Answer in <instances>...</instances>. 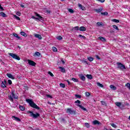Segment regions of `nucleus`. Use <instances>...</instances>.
I'll return each instance as SVG.
<instances>
[{
  "instance_id": "1",
  "label": "nucleus",
  "mask_w": 130,
  "mask_h": 130,
  "mask_svg": "<svg viewBox=\"0 0 130 130\" xmlns=\"http://www.w3.org/2000/svg\"><path fill=\"white\" fill-rule=\"evenodd\" d=\"M26 101L27 103H28L30 107L37 109V110H39V109H40V108L38 107V106H37V105H36V104H35V103H34L32 100L27 99H26Z\"/></svg>"
},
{
  "instance_id": "2",
  "label": "nucleus",
  "mask_w": 130,
  "mask_h": 130,
  "mask_svg": "<svg viewBox=\"0 0 130 130\" xmlns=\"http://www.w3.org/2000/svg\"><path fill=\"white\" fill-rule=\"evenodd\" d=\"M8 99L11 102H14V99L18 100V95L15 94L14 90H12L10 95L8 96Z\"/></svg>"
},
{
  "instance_id": "3",
  "label": "nucleus",
  "mask_w": 130,
  "mask_h": 130,
  "mask_svg": "<svg viewBox=\"0 0 130 130\" xmlns=\"http://www.w3.org/2000/svg\"><path fill=\"white\" fill-rule=\"evenodd\" d=\"M116 64L117 66L116 68L117 70H120V71H122V72H124L126 70L125 66L123 65L121 62H118L116 63Z\"/></svg>"
},
{
  "instance_id": "4",
  "label": "nucleus",
  "mask_w": 130,
  "mask_h": 130,
  "mask_svg": "<svg viewBox=\"0 0 130 130\" xmlns=\"http://www.w3.org/2000/svg\"><path fill=\"white\" fill-rule=\"evenodd\" d=\"M66 113H67L68 115H76V114H77V111L73 110L72 108H68L66 111Z\"/></svg>"
},
{
  "instance_id": "5",
  "label": "nucleus",
  "mask_w": 130,
  "mask_h": 130,
  "mask_svg": "<svg viewBox=\"0 0 130 130\" xmlns=\"http://www.w3.org/2000/svg\"><path fill=\"white\" fill-rule=\"evenodd\" d=\"M28 113H29V116H31V117H32V118L36 119L40 116V114L38 113H36V114H34L33 113V112L28 111Z\"/></svg>"
},
{
  "instance_id": "6",
  "label": "nucleus",
  "mask_w": 130,
  "mask_h": 130,
  "mask_svg": "<svg viewBox=\"0 0 130 130\" xmlns=\"http://www.w3.org/2000/svg\"><path fill=\"white\" fill-rule=\"evenodd\" d=\"M36 16L38 17H35V16H32L31 19H34V20H38V21H43L44 18L40 15L37 13H35Z\"/></svg>"
},
{
  "instance_id": "7",
  "label": "nucleus",
  "mask_w": 130,
  "mask_h": 130,
  "mask_svg": "<svg viewBox=\"0 0 130 130\" xmlns=\"http://www.w3.org/2000/svg\"><path fill=\"white\" fill-rule=\"evenodd\" d=\"M9 55H10V56H11L14 59H17V60H20V59H21L20 57H19L16 54H14V53H9Z\"/></svg>"
},
{
  "instance_id": "8",
  "label": "nucleus",
  "mask_w": 130,
  "mask_h": 130,
  "mask_svg": "<svg viewBox=\"0 0 130 130\" xmlns=\"http://www.w3.org/2000/svg\"><path fill=\"white\" fill-rule=\"evenodd\" d=\"M27 61H28V64H29V66H32V67H35V66H36V63H35V62H34V61L28 59Z\"/></svg>"
},
{
  "instance_id": "9",
  "label": "nucleus",
  "mask_w": 130,
  "mask_h": 130,
  "mask_svg": "<svg viewBox=\"0 0 130 130\" xmlns=\"http://www.w3.org/2000/svg\"><path fill=\"white\" fill-rule=\"evenodd\" d=\"M1 87L3 88H7V80L5 79L4 81L2 82L1 83Z\"/></svg>"
},
{
  "instance_id": "10",
  "label": "nucleus",
  "mask_w": 130,
  "mask_h": 130,
  "mask_svg": "<svg viewBox=\"0 0 130 130\" xmlns=\"http://www.w3.org/2000/svg\"><path fill=\"white\" fill-rule=\"evenodd\" d=\"M92 123L94 124V125H96V124L98 125H100V124H101V122H100V121L97 120H94L92 122Z\"/></svg>"
},
{
  "instance_id": "11",
  "label": "nucleus",
  "mask_w": 130,
  "mask_h": 130,
  "mask_svg": "<svg viewBox=\"0 0 130 130\" xmlns=\"http://www.w3.org/2000/svg\"><path fill=\"white\" fill-rule=\"evenodd\" d=\"M34 36L35 37H36V38H38V39H39V40H41V39H42V37L39 34H35Z\"/></svg>"
},
{
  "instance_id": "12",
  "label": "nucleus",
  "mask_w": 130,
  "mask_h": 130,
  "mask_svg": "<svg viewBox=\"0 0 130 130\" xmlns=\"http://www.w3.org/2000/svg\"><path fill=\"white\" fill-rule=\"evenodd\" d=\"M79 77L82 81L86 80V77H85V76L83 74H80L79 75Z\"/></svg>"
},
{
  "instance_id": "13",
  "label": "nucleus",
  "mask_w": 130,
  "mask_h": 130,
  "mask_svg": "<svg viewBox=\"0 0 130 130\" xmlns=\"http://www.w3.org/2000/svg\"><path fill=\"white\" fill-rule=\"evenodd\" d=\"M78 7L82 11H86V8H85V7L83 6V5H82L81 4H79Z\"/></svg>"
},
{
  "instance_id": "14",
  "label": "nucleus",
  "mask_w": 130,
  "mask_h": 130,
  "mask_svg": "<svg viewBox=\"0 0 130 130\" xmlns=\"http://www.w3.org/2000/svg\"><path fill=\"white\" fill-rule=\"evenodd\" d=\"M94 11H95L96 13H98L99 14V13H101L102 11H103V8H101L98 9H94Z\"/></svg>"
},
{
  "instance_id": "15",
  "label": "nucleus",
  "mask_w": 130,
  "mask_h": 130,
  "mask_svg": "<svg viewBox=\"0 0 130 130\" xmlns=\"http://www.w3.org/2000/svg\"><path fill=\"white\" fill-rule=\"evenodd\" d=\"M7 76L10 79H12V80H15V77L13 76V75H12L11 74L7 73Z\"/></svg>"
},
{
  "instance_id": "16",
  "label": "nucleus",
  "mask_w": 130,
  "mask_h": 130,
  "mask_svg": "<svg viewBox=\"0 0 130 130\" xmlns=\"http://www.w3.org/2000/svg\"><path fill=\"white\" fill-rule=\"evenodd\" d=\"M77 106L78 107H80V108H81V109H82V110H84V111H87V109H86L85 108H84L83 106L81 105H77Z\"/></svg>"
},
{
  "instance_id": "17",
  "label": "nucleus",
  "mask_w": 130,
  "mask_h": 130,
  "mask_svg": "<svg viewBox=\"0 0 130 130\" xmlns=\"http://www.w3.org/2000/svg\"><path fill=\"white\" fill-rule=\"evenodd\" d=\"M12 118H14V120L16 121H21V119L19 118L18 117H16L15 116H12Z\"/></svg>"
},
{
  "instance_id": "18",
  "label": "nucleus",
  "mask_w": 130,
  "mask_h": 130,
  "mask_svg": "<svg viewBox=\"0 0 130 130\" xmlns=\"http://www.w3.org/2000/svg\"><path fill=\"white\" fill-rule=\"evenodd\" d=\"M13 36H14V37H16V38H17L18 40H22V39L21 38V37L18 36V34L14 33L13 34Z\"/></svg>"
},
{
  "instance_id": "19",
  "label": "nucleus",
  "mask_w": 130,
  "mask_h": 130,
  "mask_svg": "<svg viewBox=\"0 0 130 130\" xmlns=\"http://www.w3.org/2000/svg\"><path fill=\"white\" fill-rule=\"evenodd\" d=\"M96 25L97 26H98V27H101L102 26H104V24H103V22H97Z\"/></svg>"
},
{
  "instance_id": "20",
  "label": "nucleus",
  "mask_w": 130,
  "mask_h": 130,
  "mask_svg": "<svg viewBox=\"0 0 130 130\" xmlns=\"http://www.w3.org/2000/svg\"><path fill=\"white\" fill-rule=\"evenodd\" d=\"M99 39L101 40V41H103V42H105V41H106V40L105 39V38L102 37H99Z\"/></svg>"
},
{
  "instance_id": "21",
  "label": "nucleus",
  "mask_w": 130,
  "mask_h": 130,
  "mask_svg": "<svg viewBox=\"0 0 130 130\" xmlns=\"http://www.w3.org/2000/svg\"><path fill=\"white\" fill-rule=\"evenodd\" d=\"M41 55V54L39 53V52H36L35 53L34 55V56H40Z\"/></svg>"
},
{
  "instance_id": "22",
  "label": "nucleus",
  "mask_w": 130,
  "mask_h": 130,
  "mask_svg": "<svg viewBox=\"0 0 130 130\" xmlns=\"http://www.w3.org/2000/svg\"><path fill=\"white\" fill-rule=\"evenodd\" d=\"M0 15L2 16V17L3 18H6V17H7V15L4 12H1Z\"/></svg>"
},
{
  "instance_id": "23",
  "label": "nucleus",
  "mask_w": 130,
  "mask_h": 130,
  "mask_svg": "<svg viewBox=\"0 0 130 130\" xmlns=\"http://www.w3.org/2000/svg\"><path fill=\"white\" fill-rule=\"evenodd\" d=\"M59 70H60V72H61V73H65L66 70L64 69V68L59 67Z\"/></svg>"
},
{
  "instance_id": "24",
  "label": "nucleus",
  "mask_w": 130,
  "mask_h": 130,
  "mask_svg": "<svg viewBox=\"0 0 130 130\" xmlns=\"http://www.w3.org/2000/svg\"><path fill=\"white\" fill-rule=\"evenodd\" d=\"M115 104L116 106H117L118 107H120V106H121V103L120 102L115 103Z\"/></svg>"
},
{
  "instance_id": "25",
  "label": "nucleus",
  "mask_w": 130,
  "mask_h": 130,
  "mask_svg": "<svg viewBox=\"0 0 130 130\" xmlns=\"http://www.w3.org/2000/svg\"><path fill=\"white\" fill-rule=\"evenodd\" d=\"M86 77L89 80H92V79H93V77L91 75L87 74Z\"/></svg>"
},
{
  "instance_id": "26",
  "label": "nucleus",
  "mask_w": 130,
  "mask_h": 130,
  "mask_svg": "<svg viewBox=\"0 0 130 130\" xmlns=\"http://www.w3.org/2000/svg\"><path fill=\"white\" fill-rule=\"evenodd\" d=\"M80 31H86V27L81 26L79 28Z\"/></svg>"
},
{
  "instance_id": "27",
  "label": "nucleus",
  "mask_w": 130,
  "mask_h": 130,
  "mask_svg": "<svg viewBox=\"0 0 130 130\" xmlns=\"http://www.w3.org/2000/svg\"><path fill=\"white\" fill-rule=\"evenodd\" d=\"M78 37L81 38V39H84V40L86 39V37L82 36V35H79Z\"/></svg>"
},
{
  "instance_id": "28",
  "label": "nucleus",
  "mask_w": 130,
  "mask_h": 130,
  "mask_svg": "<svg viewBox=\"0 0 130 130\" xmlns=\"http://www.w3.org/2000/svg\"><path fill=\"white\" fill-rule=\"evenodd\" d=\"M71 80L73 81V82H75V83H78V82H79V80H78L77 78H72Z\"/></svg>"
},
{
  "instance_id": "29",
  "label": "nucleus",
  "mask_w": 130,
  "mask_h": 130,
  "mask_svg": "<svg viewBox=\"0 0 130 130\" xmlns=\"http://www.w3.org/2000/svg\"><path fill=\"white\" fill-rule=\"evenodd\" d=\"M13 17H14V18H15V19H16V20H17L18 21H21V18H20V17L17 16V15H13Z\"/></svg>"
},
{
  "instance_id": "30",
  "label": "nucleus",
  "mask_w": 130,
  "mask_h": 130,
  "mask_svg": "<svg viewBox=\"0 0 130 130\" xmlns=\"http://www.w3.org/2000/svg\"><path fill=\"white\" fill-rule=\"evenodd\" d=\"M87 59L89 61H93V60H94V58L92 57H88Z\"/></svg>"
},
{
  "instance_id": "31",
  "label": "nucleus",
  "mask_w": 130,
  "mask_h": 130,
  "mask_svg": "<svg viewBox=\"0 0 130 130\" xmlns=\"http://www.w3.org/2000/svg\"><path fill=\"white\" fill-rule=\"evenodd\" d=\"M19 109L21 111H24L25 110V107L23 106H19Z\"/></svg>"
},
{
  "instance_id": "32",
  "label": "nucleus",
  "mask_w": 130,
  "mask_h": 130,
  "mask_svg": "<svg viewBox=\"0 0 130 130\" xmlns=\"http://www.w3.org/2000/svg\"><path fill=\"white\" fill-rule=\"evenodd\" d=\"M96 85H97V86H98L99 87H100L101 88H103V84H102L99 82H97Z\"/></svg>"
},
{
  "instance_id": "33",
  "label": "nucleus",
  "mask_w": 130,
  "mask_h": 130,
  "mask_svg": "<svg viewBox=\"0 0 130 130\" xmlns=\"http://www.w3.org/2000/svg\"><path fill=\"white\" fill-rule=\"evenodd\" d=\"M75 97L77 99H81L82 98V95L79 94H75Z\"/></svg>"
},
{
  "instance_id": "34",
  "label": "nucleus",
  "mask_w": 130,
  "mask_h": 130,
  "mask_svg": "<svg viewBox=\"0 0 130 130\" xmlns=\"http://www.w3.org/2000/svg\"><path fill=\"white\" fill-rule=\"evenodd\" d=\"M52 50L54 51V52H57V49L55 47H53L52 48Z\"/></svg>"
},
{
  "instance_id": "35",
  "label": "nucleus",
  "mask_w": 130,
  "mask_h": 130,
  "mask_svg": "<svg viewBox=\"0 0 130 130\" xmlns=\"http://www.w3.org/2000/svg\"><path fill=\"white\" fill-rule=\"evenodd\" d=\"M101 14L103 16H106V15H108V12H102Z\"/></svg>"
},
{
  "instance_id": "36",
  "label": "nucleus",
  "mask_w": 130,
  "mask_h": 130,
  "mask_svg": "<svg viewBox=\"0 0 130 130\" xmlns=\"http://www.w3.org/2000/svg\"><path fill=\"white\" fill-rule=\"evenodd\" d=\"M60 87H61V88H66V84L63 83H60Z\"/></svg>"
},
{
  "instance_id": "37",
  "label": "nucleus",
  "mask_w": 130,
  "mask_h": 130,
  "mask_svg": "<svg viewBox=\"0 0 130 130\" xmlns=\"http://www.w3.org/2000/svg\"><path fill=\"white\" fill-rule=\"evenodd\" d=\"M101 103L102 105H104L105 106H106V103L105 101H101Z\"/></svg>"
},
{
  "instance_id": "38",
  "label": "nucleus",
  "mask_w": 130,
  "mask_h": 130,
  "mask_svg": "<svg viewBox=\"0 0 130 130\" xmlns=\"http://www.w3.org/2000/svg\"><path fill=\"white\" fill-rule=\"evenodd\" d=\"M90 95H91V94H90V92H85V96L86 97H89V96H90Z\"/></svg>"
},
{
  "instance_id": "39",
  "label": "nucleus",
  "mask_w": 130,
  "mask_h": 130,
  "mask_svg": "<svg viewBox=\"0 0 130 130\" xmlns=\"http://www.w3.org/2000/svg\"><path fill=\"white\" fill-rule=\"evenodd\" d=\"M48 74L49 75H50V76H51V77H54V75H53V74H52V73H51V72H50V71H49L48 72Z\"/></svg>"
},
{
  "instance_id": "40",
  "label": "nucleus",
  "mask_w": 130,
  "mask_h": 130,
  "mask_svg": "<svg viewBox=\"0 0 130 130\" xmlns=\"http://www.w3.org/2000/svg\"><path fill=\"white\" fill-rule=\"evenodd\" d=\"M85 125L87 128H89V127H90V124H89V123H85Z\"/></svg>"
},
{
  "instance_id": "41",
  "label": "nucleus",
  "mask_w": 130,
  "mask_h": 130,
  "mask_svg": "<svg viewBox=\"0 0 130 130\" xmlns=\"http://www.w3.org/2000/svg\"><path fill=\"white\" fill-rule=\"evenodd\" d=\"M56 38L58 40H61L62 39V37L60 36H57Z\"/></svg>"
},
{
  "instance_id": "42",
  "label": "nucleus",
  "mask_w": 130,
  "mask_h": 130,
  "mask_svg": "<svg viewBox=\"0 0 130 130\" xmlns=\"http://www.w3.org/2000/svg\"><path fill=\"white\" fill-rule=\"evenodd\" d=\"M20 34L21 35H22V36H26V33L24 31H21L20 32Z\"/></svg>"
},
{
  "instance_id": "43",
  "label": "nucleus",
  "mask_w": 130,
  "mask_h": 130,
  "mask_svg": "<svg viewBox=\"0 0 130 130\" xmlns=\"http://www.w3.org/2000/svg\"><path fill=\"white\" fill-rule=\"evenodd\" d=\"M68 11L69 13H74V10L71 8L68 9Z\"/></svg>"
},
{
  "instance_id": "44",
  "label": "nucleus",
  "mask_w": 130,
  "mask_h": 130,
  "mask_svg": "<svg viewBox=\"0 0 130 130\" xmlns=\"http://www.w3.org/2000/svg\"><path fill=\"white\" fill-rule=\"evenodd\" d=\"M82 62L83 63H86V64H88V62L85 59L82 60Z\"/></svg>"
},
{
  "instance_id": "45",
  "label": "nucleus",
  "mask_w": 130,
  "mask_h": 130,
  "mask_svg": "<svg viewBox=\"0 0 130 130\" xmlns=\"http://www.w3.org/2000/svg\"><path fill=\"white\" fill-rule=\"evenodd\" d=\"M75 104L78 103V104H81V101H80V100H77L75 102Z\"/></svg>"
},
{
  "instance_id": "46",
  "label": "nucleus",
  "mask_w": 130,
  "mask_h": 130,
  "mask_svg": "<svg viewBox=\"0 0 130 130\" xmlns=\"http://www.w3.org/2000/svg\"><path fill=\"white\" fill-rule=\"evenodd\" d=\"M46 96L47 97V98H50L51 99H52V96L49 94H46Z\"/></svg>"
},
{
  "instance_id": "47",
  "label": "nucleus",
  "mask_w": 130,
  "mask_h": 130,
  "mask_svg": "<svg viewBox=\"0 0 130 130\" xmlns=\"http://www.w3.org/2000/svg\"><path fill=\"white\" fill-rule=\"evenodd\" d=\"M114 29H115L116 30H117L118 31L119 30L118 27H117V26H116V25H114Z\"/></svg>"
},
{
  "instance_id": "48",
  "label": "nucleus",
  "mask_w": 130,
  "mask_h": 130,
  "mask_svg": "<svg viewBox=\"0 0 130 130\" xmlns=\"http://www.w3.org/2000/svg\"><path fill=\"white\" fill-rule=\"evenodd\" d=\"M97 2H100V3H104L105 2V0H96Z\"/></svg>"
},
{
  "instance_id": "49",
  "label": "nucleus",
  "mask_w": 130,
  "mask_h": 130,
  "mask_svg": "<svg viewBox=\"0 0 130 130\" xmlns=\"http://www.w3.org/2000/svg\"><path fill=\"white\" fill-rule=\"evenodd\" d=\"M16 14L17 15V16H21V12H17L16 13Z\"/></svg>"
},
{
  "instance_id": "50",
  "label": "nucleus",
  "mask_w": 130,
  "mask_h": 130,
  "mask_svg": "<svg viewBox=\"0 0 130 130\" xmlns=\"http://www.w3.org/2000/svg\"><path fill=\"white\" fill-rule=\"evenodd\" d=\"M114 23H119V20L118 19H114Z\"/></svg>"
},
{
  "instance_id": "51",
  "label": "nucleus",
  "mask_w": 130,
  "mask_h": 130,
  "mask_svg": "<svg viewBox=\"0 0 130 130\" xmlns=\"http://www.w3.org/2000/svg\"><path fill=\"white\" fill-rule=\"evenodd\" d=\"M110 87L111 88V89H113V90H114V85H111L110 86Z\"/></svg>"
},
{
  "instance_id": "52",
  "label": "nucleus",
  "mask_w": 130,
  "mask_h": 130,
  "mask_svg": "<svg viewBox=\"0 0 130 130\" xmlns=\"http://www.w3.org/2000/svg\"><path fill=\"white\" fill-rule=\"evenodd\" d=\"M8 84H9V85H12V80H8Z\"/></svg>"
},
{
  "instance_id": "53",
  "label": "nucleus",
  "mask_w": 130,
  "mask_h": 130,
  "mask_svg": "<svg viewBox=\"0 0 130 130\" xmlns=\"http://www.w3.org/2000/svg\"><path fill=\"white\" fill-rule=\"evenodd\" d=\"M75 30H79V26H76L74 27Z\"/></svg>"
},
{
  "instance_id": "54",
  "label": "nucleus",
  "mask_w": 130,
  "mask_h": 130,
  "mask_svg": "<svg viewBox=\"0 0 130 130\" xmlns=\"http://www.w3.org/2000/svg\"><path fill=\"white\" fill-rule=\"evenodd\" d=\"M0 10L1 11H4V8L2 7V5H0Z\"/></svg>"
},
{
  "instance_id": "55",
  "label": "nucleus",
  "mask_w": 130,
  "mask_h": 130,
  "mask_svg": "<svg viewBox=\"0 0 130 130\" xmlns=\"http://www.w3.org/2000/svg\"><path fill=\"white\" fill-rule=\"evenodd\" d=\"M95 57H96V58H97V59H100V57L98 55H96Z\"/></svg>"
},
{
  "instance_id": "56",
  "label": "nucleus",
  "mask_w": 130,
  "mask_h": 130,
  "mask_svg": "<svg viewBox=\"0 0 130 130\" xmlns=\"http://www.w3.org/2000/svg\"><path fill=\"white\" fill-rule=\"evenodd\" d=\"M66 82H67V83H68V85H71V82H70V81L67 80H66Z\"/></svg>"
},
{
  "instance_id": "57",
  "label": "nucleus",
  "mask_w": 130,
  "mask_h": 130,
  "mask_svg": "<svg viewBox=\"0 0 130 130\" xmlns=\"http://www.w3.org/2000/svg\"><path fill=\"white\" fill-rule=\"evenodd\" d=\"M20 7H21V8H24V7H25V6H24V5H23V4H20Z\"/></svg>"
},
{
  "instance_id": "58",
  "label": "nucleus",
  "mask_w": 130,
  "mask_h": 130,
  "mask_svg": "<svg viewBox=\"0 0 130 130\" xmlns=\"http://www.w3.org/2000/svg\"><path fill=\"white\" fill-rule=\"evenodd\" d=\"M111 126L113 127H114V123H112L111 124Z\"/></svg>"
},
{
  "instance_id": "59",
  "label": "nucleus",
  "mask_w": 130,
  "mask_h": 130,
  "mask_svg": "<svg viewBox=\"0 0 130 130\" xmlns=\"http://www.w3.org/2000/svg\"><path fill=\"white\" fill-rule=\"evenodd\" d=\"M61 61H62V63H63V64H64V61L62 60Z\"/></svg>"
},
{
  "instance_id": "60",
  "label": "nucleus",
  "mask_w": 130,
  "mask_h": 130,
  "mask_svg": "<svg viewBox=\"0 0 130 130\" xmlns=\"http://www.w3.org/2000/svg\"><path fill=\"white\" fill-rule=\"evenodd\" d=\"M114 90H116V87L114 86Z\"/></svg>"
},
{
  "instance_id": "61",
  "label": "nucleus",
  "mask_w": 130,
  "mask_h": 130,
  "mask_svg": "<svg viewBox=\"0 0 130 130\" xmlns=\"http://www.w3.org/2000/svg\"><path fill=\"white\" fill-rule=\"evenodd\" d=\"M115 127H116V125H114V128H115Z\"/></svg>"
},
{
  "instance_id": "62",
  "label": "nucleus",
  "mask_w": 130,
  "mask_h": 130,
  "mask_svg": "<svg viewBox=\"0 0 130 130\" xmlns=\"http://www.w3.org/2000/svg\"><path fill=\"white\" fill-rule=\"evenodd\" d=\"M112 22H114V19H112Z\"/></svg>"
},
{
  "instance_id": "63",
  "label": "nucleus",
  "mask_w": 130,
  "mask_h": 130,
  "mask_svg": "<svg viewBox=\"0 0 130 130\" xmlns=\"http://www.w3.org/2000/svg\"><path fill=\"white\" fill-rule=\"evenodd\" d=\"M128 119L130 120V115H129V117H128Z\"/></svg>"
},
{
  "instance_id": "64",
  "label": "nucleus",
  "mask_w": 130,
  "mask_h": 130,
  "mask_svg": "<svg viewBox=\"0 0 130 130\" xmlns=\"http://www.w3.org/2000/svg\"><path fill=\"white\" fill-rule=\"evenodd\" d=\"M113 28H114V25H113Z\"/></svg>"
}]
</instances>
